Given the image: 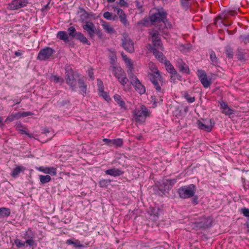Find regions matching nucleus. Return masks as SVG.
Wrapping results in <instances>:
<instances>
[{
  "mask_svg": "<svg viewBox=\"0 0 249 249\" xmlns=\"http://www.w3.org/2000/svg\"><path fill=\"white\" fill-rule=\"evenodd\" d=\"M68 245H72L75 248H81L83 247V245L81 244L79 240L78 239L73 238V239H69L66 242Z\"/></svg>",
  "mask_w": 249,
  "mask_h": 249,
  "instance_id": "nucleus-28",
  "label": "nucleus"
},
{
  "mask_svg": "<svg viewBox=\"0 0 249 249\" xmlns=\"http://www.w3.org/2000/svg\"><path fill=\"white\" fill-rule=\"evenodd\" d=\"M209 226V224L207 223V222H203L201 221L200 222H198L197 224V227L199 228L206 229Z\"/></svg>",
  "mask_w": 249,
  "mask_h": 249,
  "instance_id": "nucleus-49",
  "label": "nucleus"
},
{
  "mask_svg": "<svg viewBox=\"0 0 249 249\" xmlns=\"http://www.w3.org/2000/svg\"><path fill=\"white\" fill-rule=\"evenodd\" d=\"M129 78L131 84L134 86L136 91L140 94H144L145 92V87L142 85L135 75L129 76Z\"/></svg>",
  "mask_w": 249,
  "mask_h": 249,
  "instance_id": "nucleus-9",
  "label": "nucleus"
},
{
  "mask_svg": "<svg viewBox=\"0 0 249 249\" xmlns=\"http://www.w3.org/2000/svg\"><path fill=\"white\" fill-rule=\"evenodd\" d=\"M75 38L81 41L84 44H87L88 45H90V42L88 40L86 36L81 32H78Z\"/></svg>",
  "mask_w": 249,
  "mask_h": 249,
  "instance_id": "nucleus-27",
  "label": "nucleus"
},
{
  "mask_svg": "<svg viewBox=\"0 0 249 249\" xmlns=\"http://www.w3.org/2000/svg\"><path fill=\"white\" fill-rule=\"evenodd\" d=\"M228 14L229 15L234 16L237 14V12L234 10H230L228 11Z\"/></svg>",
  "mask_w": 249,
  "mask_h": 249,
  "instance_id": "nucleus-61",
  "label": "nucleus"
},
{
  "mask_svg": "<svg viewBox=\"0 0 249 249\" xmlns=\"http://www.w3.org/2000/svg\"><path fill=\"white\" fill-rule=\"evenodd\" d=\"M25 168L21 166H18L15 168L11 173V176L14 178H17L21 172H24Z\"/></svg>",
  "mask_w": 249,
  "mask_h": 249,
  "instance_id": "nucleus-24",
  "label": "nucleus"
},
{
  "mask_svg": "<svg viewBox=\"0 0 249 249\" xmlns=\"http://www.w3.org/2000/svg\"><path fill=\"white\" fill-rule=\"evenodd\" d=\"M83 29L86 31L89 37L93 39L96 31V27L93 22L91 21H86L85 24L82 25Z\"/></svg>",
  "mask_w": 249,
  "mask_h": 249,
  "instance_id": "nucleus-12",
  "label": "nucleus"
},
{
  "mask_svg": "<svg viewBox=\"0 0 249 249\" xmlns=\"http://www.w3.org/2000/svg\"><path fill=\"white\" fill-rule=\"evenodd\" d=\"M14 243L16 244L17 247L18 248H22L25 246V244H26V243H25V241L22 242L21 241L18 239H15L14 241Z\"/></svg>",
  "mask_w": 249,
  "mask_h": 249,
  "instance_id": "nucleus-45",
  "label": "nucleus"
},
{
  "mask_svg": "<svg viewBox=\"0 0 249 249\" xmlns=\"http://www.w3.org/2000/svg\"><path fill=\"white\" fill-rule=\"evenodd\" d=\"M209 53L212 64L214 66L218 65L219 64L218 59L216 57L214 52L212 50L210 51Z\"/></svg>",
  "mask_w": 249,
  "mask_h": 249,
  "instance_id": "nucleus-32",
  "label": "nucleus"
},
{
  "mask_svg": "<svg viewBox=\"0 0 249 249\" xmlns=\"http://www.w3.org/2000/svg\"><path fill=\"white\" fill-rule=\"evenodd\" d=\"M242 40L245 44L249 43V35L243 37Z\"/></svg>",
  "mask_w": 249,
  "mask_h": 249,
  "instance_id": "nucleus-59",
  "label": "nucleus"
},
{
  "mask_svg": "<svg viewBox=\"0 0 249 249\" xmlns=\"http://www.w3.org/2000/svg\"><path fill=\"white\" fill-rule=\"evenodd\" d=\"M68 32L69 36H71L72 37H76L77 34L78 33V32H76L75 28L73 26H71V27H70L69 28H68Z\"/></svg>",
  "mask_w": 249,
  "mask_h": 249,
  "instance_id": "nucleus-40",
  "label": "nucleus"
},
{
  "mask_svg": "<svg viewBox=\"0 0 249 249\" xmlns=\"http://www.w3.org/2000/svg\"><path fill=\"white\" fill-rule=\"evenodd\" d=\"M97 85L99 91L104 90L103 83L100 79H97Z\"/></svg>",
  "mask_w": 249,
  "mask_h": 249,
  "instance_id": "nucleus-50",
  "label": "nucleus"
},
{
  "mask_svg": "<svg viewBox=\"0 0 249 249\" xmlns=\"http://www.w3.org/2000/svg\"><path fill=\"white\" fill-rule=\"evenodd\" d=\"M120 22L124 27L126 28H130V23L126 18V15L123 10H118V15Z\"/></svg>",
  "mask_w": 249,
  "mask_h": 249,
  "instance_id": "nucleus-17",
  "label": "nucleus"
},
{
  "mask_svg": "<svg viewBox=\"0 0 249 249\" xmlns=\"http://www.w3.org/2000/svg\"><path fill=\"white\" fill-rule=\"evenodd\" d=\"M160 33L167 35L168 30L167 31V33L165 34L163 32H160L158 29H157V26H155L153 29L149 30V34L151 36L152 40L160 38Z\"/></svg>",
  "mask_w": 249,
  "mask_h": 249,
  "instance_id": "nucleus-19",
  "label": "nucleus"
},
{
  "mask_svg": "<svg viewBox=\"0 0 249 249\" xmlns=\"http://www.w3.org/2000/svg\"><path fill=\"white\" fill-rule=\"evenodd\" d=\"M110 64L111 66H115V59L113 57H112L110 60Z\"/></svg>",
  "mask_w": 249,
  "mask_h": 249,
  "instance_id": "nucleus-64",
  "label": "nucleus"
},
{
  "mask_svg": "<svg viewBox=\"0 0 249 249\" xmlns=\"http://www.w3.org/2000/svg\"><path fill=\"white\" fill-rule=\"evenodd\" d=\"M148 65L151 72L148 73V77L156 91L160 94H163L164 92V89L162 88L163 81L160 71L153 63L151 62Z\"/></svg>",
  "mask_w": 249,
  "mask_h": 249,
  "instance_id": "nucleus-1",
  "label": "nucleus"
},
{
  "mask_svg": "<svg viewBox=\"0 0 249 249\" xmlns=\"http://www.w3.org/2000/svg\"><path fill=\"white\" fill-rule=\"evenodd\" d=\"M103 141L105 142V143L107 145L109 146H112V142H113V139H109L107 138H104L103 140Z\"/></svg>",
  "mask_w": 249,
  "mask_h": 249,
  "instance_id": "nucleus-53",
  "label": "nucleus"
},
{
  "mask_svg": "<svg viewBox=\"0 0 249 249\" xmlns=\"http://www.w3.org/2000/svg\"><path fill=\"white\" fill-rule=\"evenodd\" d=\"M184 97L186 99L187 102L189 103H193L195 101V96L191 97L188 93L185 92L184 94Z\"/></svg>",
  "mask_w": 249,
  "mask_h": 249,
  "instance_id": "nucleus-44",
  "label": "nucleus"
},
{
  "mask_svg": "<svg viewBox=\"0 0 249 249\" xmlns=\"http://www.w3.org/2000/svg\"><path fill=\"white\" fill-rule=\"evenodd\" d=\"M121 41V46L125 51L130 53L134 52V43L127 34L122 35Z\"/></svg>",
  "mask_w": 249,
  "mask_h": 249,
  "instance_id": "nucleus-7",
  "label": "nucleus"
},
{
  "mask_svg": "<svg viewBox=\"0 0 249 249\" xmlns=\"http://www.w3.org/2000/svg\"><path fill=\"white\" fill-rule=\"evenodd\" d=\"M109 70L111 71L113 75L117 79L119 82L122 86H124L128 82V79L126 77L125 71L121 67L110 66L109 68Z\"/></svg>",
  "mask_w": 249,
  "mask_h": 249,
  "instance_id": "nucleus-4",
  "label": "nucleus"
},
{
  "mask_svg": "<svg viewBox=\"0 0 249 249\" xmlns=\"http://www.w3.org/2000/svg\"><path fill=\"white\" fill-rule=\"evenodd\" d=\"M51 78L52 80L53 81L54 83H59L63 81V80L61 78L56 75L53 76Z\"/></svg>",
  "mask_w": 249,
  "mask_h": 249,
  "instance_id": "nucleus-51",
  "label": "nucleus"
},
{
  "mask_svg": "<svg viewBox=\"0 0 249 249\" xmlns=\"http://www.w3.org/2000/svg\"><path fill=\"white\" fill-rule=\"evenodd\" d=\"M167 180L169 181V185L170 186V189L172 187L173 185H174L176 182V179H167Z\"/></svg>",
  "mask_w": 249,
  "mask_h": 249,
  "instance_id": "nucleus-56",
  "label": "nucleus"
},
{
  "mask_svg": "<svg viewBox=\"0 0 249 249\" xmlns=\"http://www.w3.org/2000/svg\"><path fill=\"white\" fill-rule=\"evenodd\" d=\"M236 55L237 58L240 60H244L245 59V53L240 51H238Z\"/></svg>",
  "mask_w": 249,
  "mask_h": 249,
  "instance_id": "nucleus-47",
  "label": "nucleus"
},
{
  "mask_svg": "<svg viewBox=\"0 0 249 249\" xmlns=\"http://www.w3.org/2000/svg\"><path fill=\"white\" fill-rule=\"evenodd\" d=\"M27 3V0H13L9 4V7L11 10H17L26 6Z\"/></svg>",
  "mask_w": 249,
  "mask_h": 249,
  "instance_id": "nucleus-13",
  "label": "nucleus"
},
{
  "mask_svg": "<svg viewBox=\"0 0 249 249\" xmlns=\"http://www.w3.org/2000/svg\"><path fill=\"white\" fill-rule=\"evenodd\" d=\"M125 63L127 68L128 69L127 73L129 75V77L132 76V75H134L132 72V71L134 68L131 60L127 57H126V59H125Z\"/></svg>",
  "mask_w": 249,
  "mask_h": 249,
  "instance_id": "nucleus-26",
  "label": "nucleus"
},
{
  "mask_svg": "<svg viewBox=\"0 0 249 249\" xmlns=\"http://www.w3.org/2000/svg\"><path fill=\"white\" fill-rule=\"evenodd\" d=\"M88 75L91 79H94L93 72L92 69H90V70H88Z\"/></svg>",
  "mask_w": 249,
  "mask_h": 249,
  "instance_id": "nucleus-58",
  "label": "nucleus"
},
{
  "mask_svg": "<svg viewBox=\"0 0 249 249\" xmlns=\"http://www.w3.org/2000/svg\"><path fill=\"white\" fill-rule=\"evenodd\" d=\"M105 173L106 175L113 177H118L124 174V172L118 168L113 167L111 169L107 170L105 171Z\"/></svg>",
  "mask_w": 249,
  "mask_h": 249,
  "instance_id": "nucleus-21",
  "label": "nucleus"
},
{
  "mask_svg": "<svg viewBox=\"0 0 249 249\" xmlns=\"http://www.w3.org/2000/svg\"><path fill=\"white\" fill-rule=\"evenodd\" d=\"M37 169L45 174H50L52 176H55L56 175V169L53 167H44L40 166L37 168Z\"/></svg>",
  "mask_w": 249,
  "mask_h": 249,
  "instance_id": "nucleus-20",
  "label": "nucleus"
},
{
  "mask_svg": "<svg viewBox=\"0 0 249 249\" xmlns=\"http://www.w3.org/2000/svg\"><path fill=\"white\" fill-rule=\"evenodd\" d=\"M65 71L66 82L71 89L72 91H75L77 88L76 78L79 77L78 73L74 71L70 66H66Z\"/></svg>",
  "mask_w": 249,
  "mask_h": 249,
  "instance_id": "nucleus-3",
  "label": "nucleus"
},
{
  "mask_svg": "<svg viewBox=\"0 0 249 249\" xmlns=\"http://www.w3.org/2000/svg\"><path fill=\"white\" fill-rule=\"evenodd\" d=\"M176 66L180 72L183 73H189V68L188 65L180 58H178L176 61Z\"/></svg>",
  "mask_w": 249,
  "mask_h": 249,
  "instance_id": "nucleus-14",
  "label": "nucleus"
},
{
  "mask_svg": "<svg viewBox=\"0 0 249 249\" xmlns=\"http://www.w3.org/2000/svg\"><path fill=\"white\" fill-rule=\"evenodd\" d=\"M164 64L166 67V70L171 74L176 75L177 73V71L175 69L174 67L171 64L169 61H165Z\"/></svg>",
  "mask_w": 249,
  "mask_h": 249,
  "instance_id": "nucleus-29",
  "label": "nucleus"
},
{
  "mask_svg": "<svg viewBox=\"0 0 249 249\" xmlns=\"http://www.w3.org/2000/svg\"><path fill=\"white\" fill-rule=\"evenodd\" d=\"M167 16L166 12L163 11L156 10V12L151 14L150 16V20L152 24L157 26L160 32L166 34L167 28L164 21Z\"/></svg>",
  "mask_w": 249,
  "mask_h": 249,
  "instance_id": "nucleus-2",
  "label": "nucleus"
},
{
  "mask_svg": "<svg viewBox=\"0 0 249 249\" xmlns=\"http://www.w3.org/2000/svg\"><path fill=\"white\" fill-rule=\"evenodd\" d=\"M152 50L153 54L155 55V57L160 62L164 63L165 61L167 60L166 59V57L161 52H159L156 48H153Z\"/></svg>",
  "mask_w": 249,
  "mask_h": 249,
  "instance_id": "nucleus-23",
  "label": "nucleus"
},
{
  "mask_svg": "<svg viewBox=\"0 0 249 249\" xmlns=\"http://www.w3.org/2000/svg\"><path fill=\"white\" fill-rule=\"evenodd\" d=\"M118 4L122 7H124L127 8L128 7V4L125 1V0H120Z\"/></svg>",
  "mask_w": 249,
  "mask_h": 249,
  "instance_id": "nucleus-52",
  "label": "nucleus"
},
{
  "mask_svg": "<svg viewBox=\"0 0 249 249\" xmlns=\"http://www.w3.org/2000/svg\"><path fill=\"white\" fill-rule=\"evenodd\" d=\"M100 23L103 29L107 34H113L116 33L115 29L110 23L102 19L100 20Z\"/></svg>",
  "mask_w": 249,
  "mask_h": 249,
  "instance_id": "nucleus-15",
  "label": "nucleus"
},
{
  "mask_svg": "<svg viewBox=\"0 0 249 249\" xmlns=\"http://www.w3.org/2000/svg\"><path fill=\"white\" fill-rule=\"evenodd\" d=\"M81 12L83 13L80 16V20L81 22L86 23V21H88L87 20L89 19L88 12L84 9L81 10Z\"/></svg>",
  "mask_w": 249,
  "mask_h": 249,
  "instance_id": "nucleus-38",
  "label": "nucleus"
},
{
  "mask_svg": "<svg viewBox=\"0 0 249 249\" xmlns=\"http://www.w3.org/2000/svg\"><path fill=\"white\" fill-rule=\"evenodd\" d=\"M10 214L11 211L10 209L5 207L0 208V216L8 217Z\"/></svg>",
  "mask_w": 249,
  "mask_h": 249,
  "instance_id": "nucleus-34",
  "label": "nucleus"
},
{
  "mask_svg": "<svg viewBox=\"0 0 249 249\" xmlns=\"http://www.w3.org/2000/svg\"><path fill=\"white\" fill-rule=\"evenodd\" d=\"M19 113H16L15 114H12L11 115L8 116L6 120H5V123H9L13 121L15 119L18 118Z\"/></svg>",
  "mask_w": 249,
  "mask_h": 249,
  "instance_id": "nucleus-42",
  "label": "nucleus"
},
{
  "mask_svg": "<svg viewBox=\"0 0 249 249\" xmlns=\"http://www.w3.org/2000/svg\"><path fill=\"white\" fill-rule=\"evenodd\" d=\"M15 54L17 56H19L22 55V53L20 52L19 50L16 51L15 53Z\"/></svg>",
  "mask_w": 249,
  "mask_h": 249,
  "instance_id": "nucleus-63",
  "label": "nucleus"
},
{
  "mask_svg": "<svg viewBox=\"0 0 249 249\" xmlns=\"http://www.w3.org/2000/svg\"><path fill=\"white\" fill-rule=\"evenodd\" d=\"M242 213L245 216L249 217V209L248 208H244L242 209Z\"/></svg>",
  "mask_w": 249,
  "mask_h": 249,
  "instance_id": "nucleus-55",
  "label": "nucleus"
},
{
  "mask_svg": "<svg viewBox=\"0 0 249 249\" xmlns=\"http://www.w3.org/2000/svg\"><path fill=\"white\" fill-rule=\"evenodd\" d=\"M220 108L223 109L222 112L226 115L230 116L234 112L233 110L230 108L228 105L223 101L220 102Z\"/></svg>",
  "mask_w": 249,
  "mask_h": 249,
  "instance_id": "nucleus-22",
  "label": "nucleus"
},
{
  "mask_svg": "<svg viewBox=\"0 0 249 249\" xmlns=\"http://www.w3.org/2000/svg\"><path fill=\"white\" fill-rule=\"evenodd\" d=\"M33 114V113L29 112V111L23 112L21 113H19V114L18 115V117H27V116L32 115Z\"/></svg>",
  "mask_w": 249,
  "mask_h": 249,
  "instance_id": "nucleus-54",
  "label": "nucleus"
},
{
  "mask_svg": "<svg viewBox=\"0 0 249 249\" xmlns=\"http://www.w3.org/2000/svg\"><path fill=\"white\" fill-rule=\"evenodd\" d=\"M196 186L193 184L180 187L178 190L179 196L182 199L193 197L196 192Z\"/></svg>",
  "mask_w": 249,
  "mask_h": 249,
  "instance_id": "nucleus-6",
  "label": "nucleus"
},
{
  "mask_svg": "<svg viewBox=\"0 0 249 249\" xmlns=\"http://www.w3.org/2000/svg\"><path fill=\"white\" fill-rule=\"evenodd\" d=\"M192 203L194 205H196L198 203V196H197L194 195L193 199H192Z\"/></svg>",
  "mask_w": 249,
  "mask_h": 249,
  "instance_id": "nucleus-57",
  "label": "nucleus"
},
{
  "mask_svg": "<svg viewBox=\"0 0 249 249\" xmlns=\"http://www.w3.org/2000/svg\"><path fill=\"white\" fill-rule=\"evenodd\" d=\"M226 54L229 58H232L234 53L231 48L229 47L226 49Z\"/></svg>",
  "mask_w": 249,
  "mask_h": 249,
  "instance_id": "nucleus-46",
  "label": "nucleus"
},
{
  "mask_svg": "<svg viewBox=\"0 0 249 249\" xmlns=\"http://www.w3.org/2000/svg\"><path fill=\"white\" fill-rule=\"evenodd\" d=\"M191 0H180V4L182 8L187 10L191 6Z\"/></svg>",
  "mask_w": 249,
  "mask_h": 249,
  "instance_id": "nucleus-41",
  "label": "nucleus"
},
{
  "mask_svg": "<svg viewBox=\"0 0 249 249\" xmlns=\"http://www.w3.org/2000/svg\"><path fill=\"white\" fill-rule=\"evenodd\" d=\"M57 37L65 42H68L70 41L68 35L65 31H59L57 34Z\"/></svg>",
  "mask_w": 249,
  "mask_h": 249,
  "instance_id": "nucleus-30",
  "label": "nucleus"
},
{
  "mask_svg": "<svg viewBox=\"0 0 249 249\" xmlns=\"http://www.w3.org/2000/svg\"><path fill=\"white\" fill-rule=\"evenodd\" d=\"M197 75L205 88H208L210 86L211 82L208 80L206 73L203 70H198L197 72Z\"/></svg>",
  "mask_w": 249,
  "mask_h": 249,
  "instance_id": "nucleus-11",
  "label": "nucleus"
},
{
  "mask_svg": "<svg viewBox=\"0 0 249 249\" xmlns=\"http://www.w3.org/2000/svg\"><path fill=\"white\" fill-rule=\"evenodd\" d=\"M160 210L159 209L156 208H151L150 213L153 217L154 220H157L160 215Z\"/></svg>",
  "mask_w": 249,
  "mask_h": 249,
  "instance_id": "nucleus-33",
  "label": "nucleus"
},
{
  "mask_svg": "<svg viewBox=\"0 0 249 249\" xmlns=\"http://www.w3.org/2000/svg\"><path fill=\"white\" fill-rule=\"evenodd\" d=\"M152 42H153V44L154 46L155 47L157 48L156 49L157 50L160 49L161 50H163V47L162 46V44L161 43L160 38L159 39L153 40H152Z\"/></svg>",
  "mask_w": 249,
  "mask_h": 249,
  "instance_id": "nucleus-37",
  "label": "nucleus"
},
{
  "mask_svg": "<svg viewBox=\"0 0 249 249\" xmlns=\"http://www.w3.org/2000/svg\"><path fill=\"white\" fill-rule=\"evenodd\" d=\"M21 133L22 134H25L26 135H27L30 138H31L32 137L31 135L30 134L27 133L25 130H21Z\"/></svg>",
  "mask_w": 249,
  "mask_h": 249,
  "instance_id": "nucleus-62",
  "label": "nucleus"
},
{
  "mask_svg": "<svg viewBox=\"0 0 249 249\" xmlns=\"http://www.w3.org/2000/svg\"><path fill=\"white\" fill-rule=\"evenodd\" d=\"M113 98L115 101L122 107L125 109V103L124 101L123 100L122 98L119 94H115L113 96Z\"/></svg>",
  "mask_w": 249,
  "mask_h": 249,
  "instance_id": "nucleus-31",
  "label": "nucleus"
},
{
  "mask_svg": "<svg viewBox=\"0 0 249 249\" xmlns=\"http://www.w3.org/2000/svg\"><path fill=\"white\" fill-rule=\"evenodd\" d=\"M197 124L199 129L205 130L208 132L212 130L213 126V125H212L211 124H204L200 121H197Z\"/></svg>",
  "mask_w": 249,
  "mask_h": 249,
  "instance_id": "nucleus-25",
  "label": "nucleus"
},
{
  "mask_svg": "<svg viewBox=\"0 0 249 249\" xmlns=\"http://www.w3.org/2000/svg\"><path fill=\"white\" fill-rule=\"evenodd\" d=\"M103 17L107 20H114L117 18V16L109 12H106L103 14Z\"/></svg>",
  "mask_w": 249,
  "mask_h": 249,
  "instance_id": "nucleus-35",
  "label": "nucleus"
},
{
  "mask_svg": "<svg viewBox=\"0 0 249 249\" xmlns=\"http://www.w3.org/2000/svg\"><path fill=\"white\" fill-rule=\"evenodd\" d=\"M124 143V141L123 139L117 138L113 139L112 145H114L117 147H121Z\"/></svg>",
  "mask_w": 249,
  "mask_h": 249,
  "instance_id": "nucleus-39",
  "label": "nucleus"
},
{
  "mask_svg": "<svg viewBox=\"0 0 249 249\" xmlns=\"http://www.w3.org/2000/svg\"><path fill=\"white\" fill-rule=\"evenodd\" d=\"M159 190L163 194L168 193L170 190V186L169 185V181L167 179H164L159 186Z\"/></svg>",
  "mask_w": 249,
  "mask_h": 249,
  "instance_id": "nucleus-18",
  "label": "nucleus"
},
{
  "mask_svg": "<svg viewBox=\"0 0 249 249\" xmlns=\"http://www.w3.org/2000/svg\"><path fill=\"white\" fill-rule=\"evenodd\" d=\"M86 80V78L85 77L81 76L79 77L77 80L78 87L80 89V92L84 96L86 94L87 89V85L85 83Z\"/></svg>",
  "mask_w": 249,
  "mask_h": 249,
  "instance_id": "nucleus-16",
  "label": "nucleus"
},
{
  "mask_svg": "<svg viewBox=\"0 0 249 249\" xmlns=\"http://www.w3.org/2000/svg\"><path fill=\"white\" fill-rule=\"evenodd\" d=\"M39 178L40 181L42 184H45L49 182L51 180V178L49 175H39Z\"/></svg>",
  "mask_w": 249,
  "mask_h": 249,
  "instance_id": "nucleus-36",
  "label": "nucleus"
},
{
  "mask_svg": "<svg viewBox=\"0 0 249 249\" xmlns=\"http://www.w3.org/2000/svg\"><path fill=\"white\" fill-rule=\"evenodd\" d=\"M110 182V180L109 179H102L100 180L99 184L101 187H106L109 184Z\"/></svg>",
  "mask_w": 249,
  "mask_h": 249,
  "instance_id": "nucleus-43",
  "label": "nucleus"
},
{
  "mask_svg": "<svg viewBox=\"0 0 249 249\" xmlns=\"http://www.w3.org/2000/svg\"><path fill=\"white\" fill-rule=\"evenodd\" d=\"M23 239H25V243L30 247H32L35 243V235L34 232L32 231L31 229L29 228L25 232L22 236Z\"/></svg>",
  "mask_w": 249,
  "mask_h": 249,
  "instance_id": "nucleus-10",
  "label": "nucleus"
},
{
  "mask_svg": "<svg viewBox=\"0 0 249 249\" xmlns=\"http://www.w3.org/2000/svg\"><path fill=\"white\" fill-rule=\"evenodd\" d=\"M99 95L100 96H102L103 98H104L106 101H107L108 99H109V97L107 93V92L104 91V90L99 91Z\"/></svg>",
  "mask_w": 249,
  "mask_h": 249,
  "instance_id": "nucleus-48",
  "label": "nucleus"
},
{
  "mask_svg": "<svg viewBox=\"0 0 249 249\" xmlns=\"http://www.w3.org/2000/svg\"><path fill=\"white\" fill-rule=\"evenodd\" d=\"M150 112L143 105L137 107L133 112V117L137 123H142L145 122L147 116H150Z\"/></svg>",
  "mask_w": 249,
  "mask_h": 249,
  "instance_id": "nucleus-5",
  "label": "nucleus"
},
{
  "mask_svg": "<svg viewBox=\"0 0 249 249\" xmlns=\"http://www.w3.org/2000/svg\"><path fill=\"white\" fill-rule=\"evenodd\" d=\"M55 51L52 48L47 47L41 49L38 53L37 59L41 61H45L52 57Z\"/></svg>",
  "mask_w": 249,
  "mask_h": 249,
  "instance_id": "nucleus-8",
  "label": "nucleus"
},
{
  "mask_svg": "<svg viewBox=\"0 0 249 249\" xmlns=\"http://www.w3.org/2000/svg\"><path fill=\"white\" fill-rule=\"evenodd\" d=\"M111 7H112V9H113V10L114 11V12H117V15H118V10H122V9L119 8L118 6H115V5H111Z\"/></svg>",
  "mask_w": 249,
  "mask_h": 249,
  "instance_id": "nucleus-60",
  "label": "nucleus"
}]
</instances>
